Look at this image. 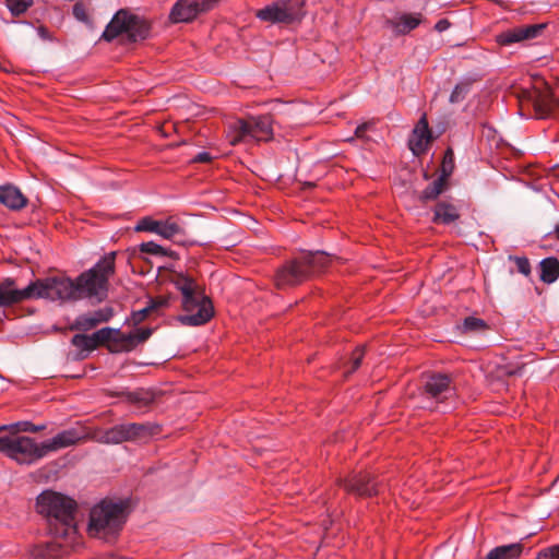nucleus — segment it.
<instances>
[{
    "mask_svg": "<svg viewBox=\"0 0 559 559\" xmlns=\"http://www.w3.org/2000/svg\"><path fill=\"white\" fill-rule=\"evenodd\" d=\"M76 508L75 500L52 490H45L37 497L36 509L49 520V533L63 542L58 545L61 548L58 552L56 543L47 544L48 554L64 555L67 548H74L80 544L75 521Z\"/></svg>",
    "mask_w": 559,
    "mask_h": 559,
    "instance_id": "nucleus-1",
    "label": "nucleus"
},
{
    "mask_svg": "<svg viewBox=\"0 0 559 559\" xmlns=\"http://www.w3.org/2000/svg\"><path fill=\"white\" fill-rule=\"evenodd\" d=\"M174 284L182 295L185 314L179 317V321L189 326L207 323L214 314V308L212 301L199 288L195 281L190 276L178 274Z\"/></svg>",
    "mask_w": 559,
    "mask_h": 559,
    "instance_id": "nucleus-2",
    "label": "nucleus"
},
{
    "mask_svg": "<svg viewBox=\"0 0 559 559\" xmlns=\"http://www.w3.org/2000/svg\"><path fill=\"white\" fill-rule=\"evenodd\" d=\"M127 503L103 500L91 510L87 532L90 536L111 540L121 531L127 519Z\"/></svg>",
    "mask_w": 559,
    "mask_h": 559,
    "instance_id": "nucleus-3",
    "label": "nucleus"
},
{
    "mask_svg": "<svg viewBox=\"0 0 559 559\" xmlns=\"http://www.w3.org/2000/svg\"><path fill=\"white\" fill-rule=\"evenodd\" d=\"M330 263L326 253L317 251L308 252L286 262L275 274L277 288L298 285L312 275L322 272Z\"/></svg>",
    "mask_w": 559,
    "mask_h": 559,
    "instance_id": "nucleus-4",
    "label": "nucleus"
},
{
    "mask_svg": "<svg viewBox=\"0 0 559 559\" xmlns=\"http://www.w3.org/2000/svg\"><path fill=\"white\" fill-rule=\"evenodd\" d=\"M115 260L116 252H109L74 280L76 300L93 297L103 299L106 296L108 281L115 274Z\"/></svg>",
    "mask_w": 559,
    "mask_h": 559,
    "instance_id": "nucleus-5",
    "label": "nucleus"
},
{
    "mask_svg": "<svg viewBox=\"0 0 559 559\" xmlns=\"http://www.w3.org/2000/svg\"><path fill=\"white\" fill-rule=\"evenodd\" d=\"M0 452L17 464L31 465L46 456L44 442L12 433L0 436Z\"/></svg>",
    "mask_w": 559,
    "mask_h": 559,
    "instance_id": "nucleus-6",
    "label": "nucleus"
},
{
    "mask_svg": "<svg viewBox=\"0 0 559 559\" xmlns=\"http://www.w3.org/2000/svg\"><path fill=\"white\" fill-rule=\"evenodd\" d=\"M150 33V25L141 17L126 9L119 10L107 24L100 39L112 41L126 34L130 41L145 39Z\"/></svg>",
    "mask_w": 559,
    "mask_h": 559,
    "instance_id": "nucleus-7",
    "label": "nucleus"
},
{
    "mask_svg": "<svg viewBox=\"0 0 559 559\" xmlns=\"http://www.w3.org/2000/svg\"><path fill=\"white\" fill-rule=\"evenodd\" d=\"M273 138L272 119L270 116L237 119L228 127V139L231 145L240 142H267Z\"/></svg>",
    "mask_w": 559,
    "mask_h": 559,
    "instance_id": "nucleus-8",
    "label": "nucleus"
},
{
    "mask_svg": "<svg viewBox=\"0 0 559 559\" xmlns=\"http://www.w3.org/2000/svg\"><path fill=\"white\" fill-rule=\"evenodd\" d=\"M33 286V298H45L51 301H76L74 281L67 276H50L29 283Z\"/></svg>",
    "mask_w": 559,
    "mask_h": 559,
    "instance_id": "nucleus-9",
    "label": "nucleus"
},
{
    "mask_svg": "<svg viewBox=\"0 0 559 559\" xmlns=\"http://www.w3.org/2000/svg\"><path fill=\"white\" fill-rule=\"evenodd\" d=\"M151 436L147 425L129 423L116 425L106 430L97 429L91 433V440L104 444H119L127 441H138Z\"/></svg>",
    "mask_w": 559,
    "mask_h": 559,
    "instance_id": "nucleus-10",
    "label": "nucleus"
},
{
    "mask_svg": "<svg viewBox=\"0 0 559 559\" xmlns=\"http://www.w3.org/2000/svg\"><path fill=\"white\" fill-rule=\"evenodd\" d=\"M304 14L300 0H280L260 9L257 12V17L273 24H290L300 21Z\"/></svg>",
    "mask_w": 559,
    "mask_h": 559,
    "instance_id": "nucleus-11",
    "label": "nucleus"
},
{
    "mask_svg": "<svg viewBox=\"0 0 559 559\" xmlns=\"http://www.w3.org/2000/svg\"><path fill=\"white\" fill-rule=\"evenodd\" d=\"M338 484L347 493L358 498H371L380 492V483L369 472L352 473Z\"/></svg>",
    "mask_w": 559,
    "mask_h": 559,
    "instance_id": "nucleus-12",
    "label": "nucleus"
},
{
    "mask_svg": "<svg viewBox=\"0 0 559 559\" xmlns=\"http://www.w3.org/2000/svg\"><path fill=\"white\" fill-rule=\"evenodd\" d=\"M219 0H178L170 13L169 20L173 23H189L199 14L213 9Z\"/></svg>",
    "mask_w": 559,
    "mask_h": 559,
    "instance_id": "nucleus-13",
    "label": "nucleus"
},
{
    "mask_svg": "<svg viewBox=\"0 0 559 559\" xmlns=\"http://www.w3.org/2000/svg\"><path fill=\"white\" fill-rule=\"evenodd\" d=\"M533 108V116L537 119H546L554 109L552 96L547 91L537 88L525 90L520 96V110L524 115L525 108Z\"/></svg>",
    "mask_w": 559,
    "mask_h": 559,
    "instance_id": "nucleus-14",
    "label": "nucleus"
},
{
    "mask_svg": "<svg viewBox=\"0 0 559 559\" xmlns=\"http://www.w3.org/2000/svg\"><path fill=\"white\" fill-rule=\"evenodd\" d=\"M545 28L546 24L544 23L514 26L497 35V43L501 46H510L512 44L535 39L543 34Z\"/></svg>",
    "mask_w": 559,
    "mask_h": 559,
    "instance_id": "nucleus-15",
    "label": "nucleus"
},
{
    "mask_svg": "<svg viewBox=\"0 0 559 559\" xmlns=\"http://www.w3.org/2000/svg\"><path fill=\"white\" fill-rule=\"evenodd\" d=\"M136 231H150L162 236L165 239H173L183 233L182 227L173 217L165 221H157L151 217H144L139 221Z\"/></svg>",
    "mask_w": 559,
    "mask_h": 559,
    "instance_id": "nucleus-16",
    "label": "nucleus"
},
{
    "mask_svg": "<svg viewBox=\"0 0 559 559\" xmlns=\"http://www.w3.org/2000/svg\"><path fill=\"white\" fill-rule=\"evenodd\" d=\"M33 286L29 284L19 289L12 277H5L0 282V308H9L24 300L32 299Z\"/></svg>",
    "mask_w": 559,
    "mask_h": 559,
    "instance_id": "nucleus-17",
    "label": "nucleus"
},
{
    "mask_svg": "<svg viewBox=\"0 0 559 559\" xmlns=\"http://www.w3.org/2000/svg\"><path fill=\"white\" fill-rule=\"evenodd\" d=\"M432 142V133L429 128L427 115L424 112L415 124L408 140V147L414 155L425 154Z\"/></svg>",
    "mask_w": 559,
    "mask_h": 559,
    "instance_id": "nucleus-18",
    "label": "nucleus"
},
{
    "mask_svg": "<svg viewBox=\"0 0 559 559\" xmlns=\"http://www.w3.org/2000/svg\"><path fill=\"white\" fill-rule=\"evenodd\" d=\"M86 439H91V435H85L75 428L62 430L51 439L43 441L45 453L48 455L51 452H57L61 449L79 444Z\"/></svg>",
    "mask_w": 559,
    "mask_h": 559,
    "instance_id": "nucleus-19",
    "label": "nucleus"
},
{
    "mask_svg": "<svg viewBox=\"0 0 559 559\" xmlns=\"http://www.w3.org/2000/svg\"><path fill=\"white\" fill-rule=\"evenodd\" d=\"M97 336L100 337L103 345L107 346L110 353L131 352L134 349V343L130 333H123L120 330L104 328L97 331Z\"/></svg>",
    "mask_w": 559,
    "mask_h": 559,
    "instance_id": "nucleus-20",
    "label": "nucleus"
},
{
    "mask_svg": "<svg viewBox=\"0 0 559 559\" xmlns=\"http://www.w3.org/2000/svg\"><path fill=\"white\" fill-rule=\"evenodd\" d=\"M423 22L421 13H403L394 19H388L385 26L390 27L396 36L406 35L417 28Z\"/></svg>",
    "mask_w": 559,
    "mask_h": 559,
    "instance_id": "nucleus-21",
    "label": "nucleus"
},
{
    "mask_svg": "<svg viewBox=\"0 0 559 559\" xmlns=\"http://www.w3.org/2000/svg\"><path fill=\"white\" fill-rule=\"evenodd\" d=\"M27 198L12 185L0 186V203L12 211H20L27 205Z\"/></svg>",
    "mask_w": 559,
    "mask_h": 559,
    "instance_id": "nucleus-22",
    "label": "nucleus"
},
{
    "mask_svg": "<svg viewBox=\"0 0 559 559\" xmlns=\"http://www.w3.org/2000/svg\"><path fill=\"white\" fill-rule=\"evenodd\" d=\"M451 391V379L448 374L436 373L428 378L425 392L433 399L445 397Z\"/></svg>",
    "mask_w": 559,
    "mask_h": 559,
    "instance_id": "nucleus-23",
    "label": "nucleus"
},
{
    "mask_svg": "<svg viewBox=\"0 0 559 559\" xmlns=\"http://www.w3.org/2000/svg\"><path fill=\"white\" fill-rule=\"evenodd\" d=\"M112 317V310L110 308L98 309L93 312H88L78 317L75 321V328L79 330H91L100 323L107 322Z\"/></svg>",
    "mask_w": 559,
    "mask_h": 559,
    "instance_id": "nucleus-24",
    "label": "nucleus"
},
{
    "mask_svg": "<svg viewBox=\"0 0 559 559\" xmlns=\"http://www.w3.org/2000/svg\"><path fill=\"white\" fill-rule=\"evenodd\" d=\"M461 217L456 205L451 202L440 201L433 207L432 222L436 224L450 225Z\"/></svg>",
    "mask_w": 559,
    "mask_h": 559,
    "instance_id": "nucleus-25",
    "label": "nucleus"
},
{
    "mask_svg": "<svg viewBox=\"0 0 559 559\" xmlns=\"http://www.w3.org/2000/svg\"><path fill=\"white\" fill-rule=\"evenodd\" d=\"M110 395H121L126 399V401L130 404L136 405L139 407H145L148 406L154 401V395L152 392L146 391L144 389H139L132 392H110Z\"/></svg>",
    "mask_w": 559,
    "mask_h": 559,
    "instance_id": "nucleus-26",
    "label": "nucleus"
},
{
    "mask_svg": "<svg viewBox=\"0 0 559 559\" xmlns=\"http://www.w3.org/2000/svg\"><path fill=\"white\" fill-rule=\"evenodd\" d=\"M523 551L521 543L498 546L489 551L486 559H518Z\"/></svg>",
    "mask_w": 559,
    "mask_h": 559,
    "instance_id": "nucleus-27",
    "label": "nucleus"
},
{
    "mask_svg": "<svg viewBox=\"0 0 559 559\" xmlns=\"http://www.w3.org/2000/svg\"><path fill=\"white\" fill-rule=\"evenodd\" d=\"M449 174H442L427 186L419 194L421 202L436 200L445 189Z\"/></svg>",
    "mask_w": 559,
    "mask_h": 559,
    "instance_id": "nucleus-28",
    "label": "nucleus"
},
{
    "mask_svg": "<svg viewBox=\"0 0 559 559\" xmlns=\"http://www.w3.org/2000/svg\"><path fill=\"white\" fill-rule=\"evenodd\" d=\"M540 281L547 284L554 283L559 277V261L557 258H546L540 261Z\"/></svg>",
    "mask_w": 559,
    "mask_h": 559,
    "instance_id": "nucleus-29",
    "label": "nucleus"
},
{
    "mask_svg": "<svg viewBox=\"0 0 559 559\" xmlns=\"http://www.w3.org/2000/svg\"><path fill=\"white\" fill-rule=\"evenodd\" d=\"M71 343L73 346L84 352H92L103 345L100 337L97 336V331L92 335L75 334L72 337Z\"/></svg>",
    "mask_w": 559,
    "mask_h": 559,
    "instance_id": "nucleus-30",
    "label": "nucleus"
},
{
    "mask_svg": "<svg viewBox=\"0 0 559 559\" xmlns=\"http://www.w3.org/2000/svg\"><path fill=\"white\" fill-rule=\"evenodd\" d=\"M166 304H167V300L164 298L151 299L148 306L144 307L143 309L132 312L133 323L139 324V323L143 322L153 310L164 307V306H166Z\"/></svg>",
    "mask_w": 559,
    "mask_h": 559,
    "instance_id": "nucleus-31",
    "label": "nucleus"
},
{
    "mask_svg": "<svg viewBox=\"0 0 559 559\" xmlns=\"http://www.w3.org/2000/svg\"><path fill=\"white\" fill-rule=\"evenodd\" d=\"M5 4L13 16H19L27 11L33 0H5Z\"/></svg>",
    "mask_w": 559,
    "mask_h": 559,
    "instance_id": "nucleus-32",
    "label": "nucleus"
},
{
    "mask_svg": "<svg viewBox=\"0 0 559 559\" xmlns=\"http://www.w3.org/2000/svg\"><path fill=\"white\" fill-rule=\"evenodd\" d=\"M463 326L465 331L468 332H478L484 331L488 328L487 323L479 318L476 317H467L464 319Z\"/></svg>",
    "mask_w": 559,
    "mask_h": 559,
    "instance_id": "nucleus-33",
    "label": "nucleus"
},
{
    "mask_svg": "<svg viewBox=\"0 0 559 559\" xmlns=\"http://www.w3.org/2000/svg\"><path fill=\"white\" fill-rule=\"evenodd\" d=\"M509 260L514 262L519 273L523 274L524 276L531 275V263L526 257L510 255Z\"/></svg>",
    "mask_w": 559,
    "mask_h": 559,
    "instance_id": "nucleus-34",
    "label": "nucleus"
},
{
    "mask_svg": "<svg viewBox=\"0 0 559 559\" xmlns=\"http://www.w3.org/2000/svg\"><path fill=\"white\" fill-rule=\"evenodd\" d=\"M468 91H469L468 83H460V84L455 85V87L453 88V91L450 95V102L452 104L462 102L466 97Z\"/></svg>",
    "mask_w": 559,
    "mask_h": 559,
    "instance_id": "nucleus-35",
    "label": "nucleus"
},
{
    "mask_svg": "<svg viewBox=\"0 0 559 559\" xmlns=\"http://www.w3.org/2000/svg\"><path fill=\"white\" fill-rule=\"evenodd\" d=\"M364 356H365V347L364 346H358L353 350L350 360H349L350 368H349L348 372H354L360 367Z\"/></svg>",
    "mask_w": 559,
    "mask_h": 559,
    "instance_id": "nucleus-36",
    "label": "nucleus"
},
{
    "mask_svg": "<svg viewBox=\"0 0 559 559\" xmlns=\"http://www.w3.org/2000/svg\"><path fill=\"white\" fill-rule=\"evenodd\" d=\"M152 329L150 328H142L138 329L135 332L130 333L132 343H134V348L138 346V344L145 342L148 340V337L152 335Z\"/></svg>",
    "mask_w": 559,
    "mask_h": 559,
    "instance_id": "nucleus-37",
    "label": "nucleus"
},
{
    "mask_svg": "<svg viewBox=\"0 0 559 559\" xmlns=\"http://www.w3.org/2000/svg\"><path fill=\"white\" fill-rule=\"evenodd\" d=\"M140 248H141V251L145 252V253H151V254H155V255L164 254L163 247L153 241L143 242Z\"/></svg>",
    "mask_w": 559,
    "mask_h": 559,
    "instance_id": "nucleus-38",
    "label": "nucleus"
},
{
    "mask_svg": "<svg viewBox=\"0 0 559 559\" xmlns=\"http://www.w3.org/2000/svg\"><path fill=\"white\" fill-rule=\"evenodd\" d=\"M73 15L81 22H88V13L86 7L82 2H76L73 5Z\"/></svg>",
    "mask_w": 559,
    "mask_h": 559,
    "instance_id": "nucleus-39",
    "label": "nucleus"
},
{
    "mask_svg": "<svg viewBox=\"0 0 559 559\" xmlns=\"http://www.w3.org/2000/svg\"><path fill=\"white\" fill-rule=\"evenodd\" d=\"M537 559H559V545L539 551Z\"/></svg>",
    "mask_w": 559,
    "mask_h": 559,
    "instance_id": "nucleus-40",
    "label": "nucleus"
},
{
    "mask_svg": "<svg viewBox=\"0 0 559 559\" xmlns=\"http://www.w3.org/2000/svg\"><path fill=\"white\" fill-rule=\"evenodd\" d=\"M12 427H19L22 431H28V432H38L44 429V426H35L34 424L29 421L24 423H17L13 425Z\"/></svg>",
    "mask_w": 559,
    "mask_h": 559,
    "instance_id": "nucleus-41",
    "label": "nucleus"
},
{
    "mask_svg": "<svg viewBox=\"0 0 559 559\" xmlns=\"http://www.w3.org/2000/svg\"><path fill=\"white\" fill-rule=\"evenodd\" d=\"M452 162H453V153L451 150H448L444 154V158H443V163H442L443 174L450 175L452 167H453Z\"/></svg>",
    "mask_w": 559,
    "mask_h": 559,
    "instance_id": "nucleus-42",
    "label": "nucleus"
},
{
    "mask_svg": "<svg viewBox=\"0 0 559 559\" xmlns=\"http://www.w3.org/2000/svg\"><path fill=\"white\" fill-rule=\"evenodd\" d=\"M451 26V23L449 22V20L447 19H441L439 20L436 25H435V29L439 33H442L444 31H447L449 27Z\"/></svg>",
    "mask_w": 559,
    "mask_h": 559,
    "instance_id": "nucleus-43",
    "label": "nucleus"
},
{
    "mask_svg": "<svg viewBox=\"0 0 559 559\" xmlns=\"http://www.w3.org/2000/svg\"><path fill=\"white\" fill-rule=\"evenodd\" d=\"M211 158H212V157H211L210 153H207V152H202V153H199V154L195 156L194 160H195V162H199V163H207V162H210V160H211Z\"/></svg>",
    "mask_w": 559,
    "mask_h": 559,
    "instance_id": "nucleus-44",
    "label": "nucleus"
},
{
    "mask_svg": "<svg viewBox=\"0 0 559 559\" xmlns=\"http://www.w3.org/2000/svg\"><path fill=\"white\" fill-rule=\"evenodd\" d=\"M367 128H368V126L366 123L358 126L355 130V135L357 138H361L364 135L365 131L367 130Z\"/></svg>",
    "mask_w": 559,
    "mask_h": 559,
    "instance_id": "nucleus-45",
    "label": "nucleus"
},
{
    "mask_svg": "<svg viewBox=\"0 0 559 559\" xmlns=\"http://www.w3.org/2000/svg\"><path fill=\"white\" fill-rule=\"evenodd\" d=\"M548 237L559 240V223L555 226L554 230L548 234Z\"/></svg>",
    "mask_w": 559,
    "mask_h": 559,
    "instance_id": "nucleus-46",
    "label": "nucleus"
},
{
    "mask_svg": "<svg viewBox=\"0 0 559 559\" xmlns=\"http://www.w3.org/2000/svg\"><path fill=\"white\" fill-rule=\"evenodd\" d=\"M45 32H46V28L45 27H39V33L44 36L45 35Z\"/></svg>",
    "mask_w": 559,
    "mask_h": 559,
    "instance_id": "nucleus-47",
    "label": "nucleus"
},
{
    "mask_svg": "<svg viewBox=\"0 0 559 559\" xmlns=\"http://www.w3.org/2000/svg\"><path fill=\"white\" fill-rule=\"evenodd\" d=\"M7 428H8L7 426H1V427H0V431L5 430Z\"/></svg>",
    "mask_w": 559,
    "mask_h": 559,
    "instance_id": "nucleus-48",
    "label": "nucleus"
}]
</instances>
